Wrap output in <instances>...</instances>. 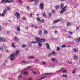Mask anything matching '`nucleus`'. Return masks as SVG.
<instances>
[{
	"instance_id": "1",
	"label": "nucleus",
	"mask_w": 80,
	"mask_h": 80,
	"mask_svg": "<svg viewBox=\"0 0 80 80\" xmlns=\"http://www.w3.org/2000/svg\"><path fill=\"white\" fill-rule=\"evenodd\" d=\"M60 6V9H62V10L60 12V13H61V14H63V13L66 11L67 6L63 8V7H64V4L62 3L61 5Z\"/></svg>"
},
{
	"instance_id": "2",
	"label": "nucleus",
	"mask_w": 80,
	"mask_h": 80,
	"mask_svg": "<svg viewBox=\"0 0 80 80\" xmlns=\"http://www.w3.org/2000/svg\"><path fill=\"white\" fill-rule=\"evenodd\" d=\"M35 39L36 41H38V42H39L44 43V42H45V39L43 38L40 39L38 37H36L35 38Z\"/></svg>"
},
{
	"instance_id": "3",
	"label": "nucleus",
	"mask_w": 80,
	"mask_h": 80,
	"mask_svg": "<svg viewBox=\"0 0 80 80\" xmlns=\"http://www.w3.org/2000/svg\"><path fill=\"white\" fill-rule=\"evenodd\" d=\"M39 8L41 10H43L44 9V4L43 3H41L39 6Z\"/></svg>"
},
{
	"instance_id": "4",
	"label": "nucleus",
	"mask_w": 80,
	"mask_h": 80,
	"mask_svg": "<svg viewBox=\"0 0 80 80\" xmlns=\"http://www.w3.org/2000/svg\"><path fill=\"white\" fill-rule=\"evenodd\" d=\"M35 2V5H37V4L38 3V0H29L28 2Z\"/></svg>"
},
{
	"instance_id": "5",
	"label": "nucleus",
	"mask_w": 80,
	"mask_h": 80,
	"mask_svg": "<svg viewBox=\"0 0 80 80\" xmlns=\"http://www.w3.org/2000/svg\"><path fill=\"white\" fill-rule=\"evenodd\" d=\"M15 17H17L18 19H19V18H20V13L16 12L15 14Z\"/></svg>"
},
{
	"instance_id": "6",
	"label": "nucleus",
	"mask_w": 80,
	"mask_h": 80,
	"mask_svg": "<svg viewBox=\"0 0 80 80\" xmlns=\"http://www.w3.org/2000/svg\"><path fill=\"white\" fill-rule=\"evenodd\" d=\"M37 20H38V22H41V23H44L45 22V21L44 19H42V20H40V19L39 18H36Z\"/></svg>"
},
{
	"instance_id": "7",
	"label": "nucleus",
	"mask_w": 80,
	"mask_h": 80,
	"mask_svg": "<svg viewBox=\"0 0 80 80\" xmlns=\"http://www.w3.org/2000/svg\"><path fill=\"white\" fill-rule=\"evenodd\" d=\"M7 12V11H6V10H5V9L3 11V12L2 14H0V16H2V17H4V16H5V15L6 13Z\"/></svg>"
},
{
	"instance_id": "8",
	"label": "nucleus",
	"mask_w": 80,
	"mask_h": 80,
	"mask_svg": "<svg viewBox=\"0 0 80 80\" xmlns=\"http://www.w3.org/2000/svg\"><path fill=\"white\" fill-rule=\"evenodd\" d=\"M37 43H38V46L39 47H42L43 45V44L42 43H40V42L37 41Z\"/></svg>"
},
{
	"instance_id": "9",
	"label": "nucleus",
	"mask_w": 80,
	"mask_h": 80,
	"mask_svg": "<svg viewBox=\"0 0 80 80\" xmlns=\"http://www.w3.org/2000/svg\"><path fill=\"white\" fill-rule=\"evenodd\" d=\"M14 40L15 42H19V39L18 38H17L16 36L15 37Z\"/></svg>"
},
{
	"instance_id": "10",
	"label": "nucleus",
	"mask_w": 80,
	"mask_h": 80,
	"mask_svg": "<svg viewBox=\"0 0 80 80\" xmlns=\"http://www.w3.org/2000/svg\"><path fill=\"white\" fill-rule=\"evenodd\" d=\"M22 62H23V63H25L26 64H28L29 63H32V62H27V61H22Z\"/></svg>"
},
{
	"instance_id": "11",
	"label": "nucleus",
	"mask_w": 80,
	"mask_h": 80,
	"mask_svg": "<svg viewBox=\"0 0 80 80\" xmlns=\"http://www.w3.org/2000/svg\"><path fill=\"white\" fill-rule=\"evenodd\" d=\"M51 60L53 62H58V60H56L55 59V58H52L51 59Z\"/></svg>"
},
{
	"instance_id": "12",
	"label": "nucleus",
	"mask_w": 80,
	"mask_h": 80,
	"mask_svg": "<svg viewBox=\"0 0 80 80\" xmlns=\"http://www.w3.org/2000/svg\"><path fill=\"white\" fill-rule=\"evenodd\" d=\"M73 51L74 52H75L76 53H78V49L74 48L73 49Z\"/></svg>"
},
{
	"instance_id": "13",
	"label": "nucleus",
	"mask_w": 80,
	"mask_h": 80,
	"mask_svg": "<svg viewBox=\"0 0 80 80\" xmlns=\"http://www.w3.org/2000/svg\"><path fill=\"white\" fill-rule=\"evenodd\" d=\"M60 19L55 20L53 22V23H54V24H55V23H57L59 22H60Z\"/></svg>"
},
{
	"instance_id": "14",
	"label": "nucleus",
	"mask_w": 80,
	"mask_h": 80,
	"mask_svg": "<svg viewBox=\"0 0 80 80\" xmlns=\"http://www.w3.org/2000/svg\"><path fill=\"white\" fill-rule=\"evenodd\" d=\"M5 1H6L5 3H10V2H14L13 1H9V0H5Z\"/></svg>"
},
{
	"instance_id": "15",
	"label": "nucleus",
	"mask_w": 80,
	"mask_h": 80,
	"mask_svg": "<svg viewBox=\"0 0 80 80\" xmlns=\"http://www.w3.org/2000/svg\"><path fill=\"white\" fill-rule=\"evenodd\" d=\"M22 74L23 75H28V73L26 71H23L22 72Z\"/></svg>"
},
{
	"instance_id": "16",
	"label": "nucleus",
	"mask_w": 80,
	"mask_h": 80,
	"mask_svg": "<svg viewBox=\"0 0 80 80\" xmlns=\"http://www.w3.org/2000/svg\"><path fill=\"white\" fill-rule=\"evenodd\" d=\"M46 45L48 49H49L50 48V46L49 45V44H48V43H47L46 44Z\"/></svg>"
},
{
	"instance_id": "17",
	"label": "nucleus",
	"mask_w": 80,
	"mask_h": 80,
	"mask_svg": "<svg viewBox=\"0 0 80 80\" xmlns=\"http://www.w3.org/2000/svg\"><path fill=\"white\" fill-rule=\"evenodd\" d=\"M28 58V59H33V58H35V57L33 56H29Z\"/></svg>"
},
{
	"instance_id": "18",
	"label": "nucleus",
	"mask_w": 80,
	"mask_h": 80,
	"mask_svg": "<svg viewBox=\"0 0 80 80\" xmlns=\"http://www.w3.org/2000/svg\"><path fill=\"white\" fill-rule=\"evenodd\" d=\"M37 43V42H31L29 43V44L30 45H32V43L35 44Z\"/></svg>"
},
{
	"instance_id": "19",
	"label": "nucleus",
	"mask_w": 80,
	"mask_h": 80,
	"mask_svg": "<svg viewBox=\"0 0 80 80\" xmlns=\"http://www.w3.org/2000/svg\"><path fill=\"white\" fill-rule=\"evenodd\" d=\"M38 34L39 35H42V30H39L38 32Z\"/></svg>"
},
{
	"instance_id": "20",
	"label": "nucleus",
	"mask_w": 80,
	"mask_h": 80,
	"mask_svg": "<svg viewBox=\"0 0 80 80\" xmlns=\"http://www.w3.org/2000/svg\"><path fill=\"white\" fill-rule=\"evenodd\" d=\"M16 30L18 31L19 32V31H20L21 29L20 28V26H18L17 27V28L16 29Z\"/></svg>"
},
{
	"instance_id": "21",
	"label": "nucleus",
	"mask_w": 80,
	"mask_h": 80,
	"mask_svg": "<svg viewBox=\"0 0 80 80\" xmlns=\"http://www.w3.org/2000/svg\"><path fill=\"white\" fill-rule=\"evenodd\" d=\"M0 41H2V42H5V40L3 38H0Z\"/></svg>"
},
{
	"instance_id": "22",
	"label": "nucleus",
	"mask_w": 80,
	"mask_h": 80,
	"mask_svg": "<svg viewBox=\"0 0 80 80\" xmlns=\"http://www.w3.org/2000/svg\"><path fill=\"white\" fill-rule=\"evenodd\" d=\"M44 34H45V35H48V31L46 30H44Z\"/></svg>"
},
{
	"instance_id": "23",
	"label": "nucleus",
	"mask_w": 80,
	"mask_h": 80,
	"mask_svg": "<svg viewBox=\"0 0 80 80\" xmlns=\"http://www.w3.org/2000/svg\"><path fill=\"white\" fill-rule=\"evenodd\" d=\"M5 10L7 12V11H8V10H10V7L8 6L7 7V8H6Z\"/></svg>"
},
{
	"instance_id": "24",
	"label": "nucleus",
	"mask_w": 80,
	"mask_h": 80,
	"mask_svg": "<svg viewBox=\"0 0 80 80\" xmlns=\"http://www.w3.org/2000/svg\"><path fill=\"white\" fill-rule=\"evenodd\" d=\"M51 53L52 54V55H56V52L55 51L52 52Z\"/></svg>"
},
{
	"instance_id": "25",
	"label": "nucleus",
	"mask_w": 80,
	"mask_h": 80,
	"mask_svg": "<svg viewBox=\"0 0 80 80\" xmlns=\"http://www.w3.org/2000/svg\"><path fill=\"white\" fill-rule=\"evenodd\" d=\"M34 63H37V62H39V59H35L34 60Z\"/></svg>"
},
{
	"instance_id": "26",
	"label": "nucleus",
	"mask_w": 80,
	"mask_h": 80,
	"mask_svg": "<svg viewBox=\"0 0 80 80\" xmlns=\"http://www.w3.org/2000/svg\"><path fill=\"white\" fill-rule=\"evenodd\" d=\"M76 70H77V69H75L73 70V71L72 72V74H75V73H76Z\"/></svg>"
},
{
	"instance_id": "27",
	"label": "nucleus",
	"mask_w": 80,
	"mask_h": 80,
	"mask_svg": "<svg viewBox=\"0 0 80 80\" xmlns=\"http://www.w3.org/2000/svg\"><path fill=\"white\" fill-rule=\"evenodd\" d=\"M46 77H47V76H44L43 77H41V78L40 79V80H43V79H45V78H46Z\"/></svg>"
},
{
	"instance_id": "28",
	"label": "nucleus",
	"mask_w": 80,
	"mask_h": 80,
	"mask_svg": "<svg viewBox=\"0 0 80 80\" xmlns=\"http://www.w3.org/2000/svg\"><path fill=\"white\" fill-rule=\"evenodd\" d=\"M10 57H12V58H14L15 57V55L13 54H12L10 55Z\"/></svg>"
},
{
	"instance_id": "29",
	"label": "nucleus",
	"mask_w": 80,
	"mask_h": 80,
	"mask_svg": "<svg viewBox=\"0 0 80 80\" xmlns=\"http://www.w3.org/2000/svg\"><path fill=\"white\" fill-rule=\"evenodd\" d=\"M76 42V43H78L79 42H80V40L79 39H79H77V38H76L75 40Z\"/></svg>"
},
{
	"instance_id": "30",
	"label": "nucleus",
	"mask_w": 80,
	"mask_h": 80,
	"mask_svg": "<svg viewBox=\"0 0 80 80\" xmlns=\"http://www.w3.org/2000/svg\"><path fill=\"white\" fill-rule=\"evenodd\" d=\"M20 4L21 5H22V4L23 3V1H22V0H18Z\"/></svg>"
},
{
	"instance_id": "31",
	"label": "nucleus",
	"mask_w": 80,
	"mask_h": 80,
	"mask_svg": "<svg viewBox=\"0 0 80 80\" xmlns=\"http://www.w3.org/2000/svg\"><path fill=\"white\" fill-rule=\"evenodd\" d=\"M51 74H52V73H45L44 74V75H51Z\"/></svg>"
},
{
	"instance_id": "32",
	"label": "nucleus",
	"mask_w": 80,
	"mask_h": 80,
	"mask_svg": "<svg viewBox=\"0 0 80 80\" xmlns=\"http://www.w3.org/2000/svg\"><path fill=\"white\" fill-rule=\"evenodd\" d=\"M15 33L18 35H20V32H15Z\"/></svg>"
},
{
	"instance_id": "33",
	"label": "nucleus",
	"mask_w": 80,
	"mask_h": 80,
	"mask_svg": "<svg viewBox=\"0 0 80 80\" xmlns=\"http://www.w3.org/2000/svg\"><path fill=\"white\" fill-rule=\"evenodd\" d=\"M18 53H19V51L17 50L16 52V53H15V55H17L18 54Z\"/></svg>"
},
{
	"instance_id": "34",
	"label": "nucleus",
	"mask_w": 80,
	"mask_h": 80,
	"mask_svg": "<svg viewBox=\"0 0 80 80\" xmlns=\"http://www.w3.org/2000/svg\"><path fill=\"white\" fill-rule=\"evenodd\" d=\"M62 69H61L58 71H56V73H58V72L60 73V72H62Z\"/></svg>"
},
{
	"instance_id": "35",
	"label": "nucleus",
	"mask_w": 80,
	"mask_h": 80,
	"mask_svg": "<svg viewBox=\"0 0 80 80\" xmlns=\"http://www.w3.org/2000/svg\"><path fill=\"white\" fill-rule=\"evenodd\" d=\"M74 59L75 60V59H77V56H74Z\"/></svg>"
},
{
	"instance_id": "36",
	"label": "nucleus",
	"mask_w": 80,
	"mask_h": 80,
	"mask_svg": "<svg viewBox=\"0 0 80 80\" xmlns=\"http://www.w3.org/2000/svg\"><path fill=\"white\" fill-rule=\"evenodd\" d=\"M62 72L63 73H66V72H67V70H65L63 71Z\"/></svg>"
},
{
	"instance_id": "37",
	"label": "nucleus",
	"mask_w": 80,
	"mask_h": 80,
	"mask_svg": "<svg viewBox=\"0 0 80 80\" xmlns=\"http://www.w3.org/2000/svg\"><path fill=\"white\" fill-rule=\"evenodd\" d=\"M30 68H31V67L29 66L27 68L25 69L24 70H28V69H30Z\"/></svg>"
},
{
	"instance_id": "38",
	"label": "nucleus",
	"mask_w": 80,
	"mask_h": 80,
	"mask_svg": "<svg viewBox=\"0 0 80 80\" xmlns=\"http://www.w3.org/2000/svg\"><path fill=\"white\" fill-rule=\"evenodd\" d=\"M66 47V45H63L62 46V48H65Z\"/></svg>"
},
{
	"instance_id": "39",
	"label": "nucleus",
	"mask_w": 80,
	"mask_h": 80,
	"mask_svg": "<svg viewBox=\"0 0 80 80\" xmlns=\"http://www.w3.org/2000/svg\"><path fill=\"white\" fill-rule=\"evenodd\" d=\"M48 14L49 15V18H50V17H51V16L52 15V12H51L50 13H49Z\"/></svg>"
},
{
	"instance_id": "40",
	"label": "nucleus",
	"mask_w": 80,
	"mask_h": 80,
	"mask_svg": "<svg viewBox=\"0 0 80 80\" xmlns=\"http://www.w3.org/2000/svg\"><path fill=\"white\" fill-rule=\"evenodd\" d=\"M55 8L56 9H58V8H59V6H55Z\"/></svg>"
},
{
	"instance_id": "41",
	"label": "nucleus",
	"mask_w": 80,
	"mask_h": 80,
	"mask_svg": "<svg viewBox=\"0 0 80 80\" xmlns=\"http://www.w3.org/2000/svg\"><path fill=\"white\" fill-rule=\"evenodd\" d=\"M22 77V76L21 75H19L18 77V79H20V78H21Z\"/></svg>"
},
{
	"instance_id": "42",
	"label": "nucleus",
	"mask_w": 80,
	"mask_h": 80,
	"mask_svg": "<svg viewBox=\"0 0 80 80\" xmlns=\"http://www.w3.org/2000/svg\"><path fill=\"white\" fill-rule=\"evenodd\" d=\"M2 47H3V48H5V49H6V48H7V47L5 46H3Z\"/></svg>"
},
{
	"instance_id": "43",
	"label": "nucleus",
	"mask_w": 80,
	"mask_h": 80,
	"mask_svg": "<svg viewBox=\"0 0 80 80\" xmlns=\"http://www.w3.org/2000/svg\"><path fill=\"white\" fill-rule=\"evenodd\" d=\"M62 77H65V78H67V76L65 75H62Z\"/></svg>"
},
{
	"instance_id": "44",
	"label": "nucleus",
	"mask_w": 80,
	"mask_h": 80,
	"mask_svg": "<svg viewBox=\"0 0 80 80\" xmlns=\"http://www.w3.org/2000/svg\"><path fill=\"white\" fill-rule=\"evenodd\" d=\"M0 50H4V49L2 47H0Z\"/></svg>"
},
{
	"instance_id": "45",
	"label": "nucleus",
	"mask_w": 80,
	"mask_h": 80,
	"mask_svg": "<svg viewBox=\"0 0 80 80\" xmlns=\"http://www.w3.org/2000/svg\"><path fill=\"white\" fill-rule=\"evenodd\" d=\"M14 58H11L10 60H11V61H13V60H14Z\"/></svg>"
},
{
	"instance_id": "46",
	"label": "nucleus",
	"mask_w": 80,
	"mask_h": 80,
	"mask_svg": "<svg viewBox=\"0 0 80 80\" xmlns=\"http://www.w3.org/2000/svg\"><path fill=\"white\" fill-rule=\"evenodd\" d=\"M67 26H70V23L69 22L67 23Z\"/></svg>"
},
{
	"instance_id": "47",
	"label": "nucleus",
	"mask_w": 80,
	"mask_h": 80,
	"mask_svg": "<svg viewBox=\"0 0 80 80\" xmlns=\"http://www.w3.org/2000/svg\"><path fill=\"white\" fill-rule=\"evenodd\" d=\"M57 50L58 51H60V48L59 47H58L57 48Z\"/></svg>"
},
{
	"instance_id": "48",
	"label": "nucleus",
	"mask_w": 80,
	"mask_h": 80,
	"mask_svg": "<svg viewBox=\"0 0 80 80\" xmlns=\"http://www.w3.org/2000/svg\"><path fill=\"white\" fill-rule=\"evenodd\" d=\"M69 33H70V35H72V34H73V32L71 31H69Z\"/></svg>"
},
{
	"instance_id": "49",
	"label": "nucleus",
	"mask_w": 80,
	"mask_h": 80,
	"mask_svg": "<svg viewBox=\"0 0 80 80\" xmlns=\"http://www.w3.org/2000/svg\"><path fill=\"white\" fill-rule=\"evenodd\" d=\"M14 48H15V46L14 45V43H13L11 45Z\"/></svg>"
},
{
	"instance_id": "50",
	"label": "nucleus",
	"mask_w": 80,
	"mask_h": 80,
	"mask_svg": "<svg viewBox=\"0 0 80 80\" xmlns=\"http://www.w3.org/2000/svg\"><path fill=\"white\" fill-rule=\"evenodd\" d=\"M5 1V0H2V1L1 2V3H2L3 2H4Z\"/></svg>"
},
{
	"instance_id": "51",
	"label": "nucleus",
	"mask_w": 80,
	"mask_h": 80,
	"mask_svg": "<svg viewBox=\"0 0 80 80\" xmlns=\"http://www.w3.org/2000/svg\"><path fill=\"white\" fill-rule=\"evenodd\" d=\"M52 55V54L51 53H50L48 54V56H51Z\"/></svg>"
},
{
	"instance_id": "52",
	"label": "nucleus",
	"mask_w": 80,
	"mask_h": 80,
	"mask_svg": "<svg viewBox=\"0 0 80 80\" xmlns=\"http://www.w3.org/2000/svg\"><path fill=\"white\" fill-rule=\"evenodd\" d=\"M2 28L1 27V26H0V31H2Z\"/></svg>"
},
{
	"instance_id": "53",
	"label": "nucleus",
	"mask_w": 80,
	"mask_h": 80,
	"mask_svg": "<svg viewBox=\"0 0 80 80\" xmlns=\"http://www.w3.org/2000/svg\"><path fill=\"white\" fill-rule=\"evenodd\" d=\"M23 20H26V18L25 17H23Z\"/></svg>"
},
{
	"instance_id": "54",
	"label": "nucleus",
	"mask_w": 80,
	"mask_h": 80,
	"mask_svg": "<svg viewBox=\"0 0 80 80\" xmlns=\"http://www.w3.org/2000/svg\"><path fill=\"white\" fill-rule=\"evenodd\" d=\"M26 47V46L25 45H23L22 47V48H25Z\"/></svg>"
},
{
	"instance_id": "55",
	"label": "nucleus",
	"mask_w": 80,
	"mask_h": 80,
	"mask_svg": "<svg viewBox=\"0 0 80 80\" xmlns=\"http://www.w3.org/2000/svg\"><path fill=\"white\" fill-rule=\"evenodd\" d=\"M52 12H53V13H55V12H55V10H54L52 9Z\"/></svg>"
},
{
	"instance_id": "56",
	"label": "nucleus",
	"mask_w": 80,
	"mask_h": 80,
	"mask_svg": "<svg viewBox=\"0 0 80 80\" xmlns=\"http://www.w3.org/2000/svg\"><path fill=\"white\" fill-rule=\"evenodd\" d=\"M32 78H29L28 80H32Z\"/></svg>"
},
{
	"instance_id": "57",
	"label": "nucleus",
	"mask_w": 80,
	"mask_h": 80,
	"mask_svg": "<svg viewBox=\"0 0 80 80\" xmlns=\"http://www.w3.org/2000/svg\"><path fill=\"white\" fill-rule=\"evenodd\" d=\"M43 16H44V17H46V16H47V15L45 13H44L43 14Z\"/></svg>"
},
{
	"instance_id": "58",
	"label": "nucleus",
	"mask_w": 80,
	"mask_h": 80,
	"mask_svg": "<svg viewBox=\"0 0 80 80\" xmlns=\"http://www.w3.org/2000/svg\"><path fill=\"white\" fill-rule=\"evenodd\" d=\"M33 74L34 75H36L37 74V72H33Z\"/></svg>"
},
{
	"instance_id": "59",
	"label": "nucleus",
	"mask_w": 80,
	"mask_h": 80,
	"mask_svg": "<svg viewBox=\"0 0 80 80\" xmlns=\"http://www.w3.org/2000/svg\"><path fill=\"white\" fill-rule=\"evenodd\" d=\"M78 29H79V28H78V27H77L76 30H78Z\"/></svg>"
},
{
	"instance_id": "60",
	"label": "nucleus",
	"mask_w": 80,
	"mask_h": 80,
	"mask_svg": "<svg viewBox=\"0 0 80 80\" xmlns=\"http://www.w3.org/2000/svg\"><path fill=\"white\" fill-rule=\"evenodd\" d=\"M68 63L69 64H70V63H71V64H72V62H68Z\"/></svg>"
},
{
	"instance_id": "61",
	"label": "nucleus",
	"mask_w": 80,
	"mask_h": 80,
	"mask_svg": "<svg viewBox=\"0 0 80 80\" xmlns=\"http://www.w3.org/2000/svg\"><path fill=\"white\" fill-rule=\"evenodd\" d=\"M55 26H52V28H55Z\"/></svg>"
},
{
	"instance_id": "62",
	"label": "nucleus",
	"mask_w": 80,
	"mask_h": 80,
	"mask_svg": "<svg viewBox=\"0 0 80 80\" xmlns=\"http://www.w3.org/2000/svg\"><path fill=\"white\" fill-rule=\"evenodd\" d=\"M68 37L69 38H72V37H71V36H68Z\"/></svg>"
},
{
	"instance_id": "63",
	"label": "nucleus",
	"mask_w": 80,
	"mask_h": 80,
	"mask_svg": "<svg viewBox=\"0 0 80 80\" xmlns=\"http://www.w3.org/2000/svg\"><path fill=\"white\" fill-rule=\"evenodd\" d=\"M54 32H55V33H58V32L57 31H55Z\"/></svg>"
},
{
	"instance_id": "64",
	"label": "nucleus",
	"mask_w": 80,
	"mask_h": 80,
	"mask_svg": "<svg viewBox=\"0 0 80 80\" xmlns=\"http://www.w3.org/2000/svg\"><path fill=\"white\" fill-rule=\"evenodd\" d=\"M34 25H33V24H32V25H31V27H34Z\"/></svg>"
}]
</instances>
